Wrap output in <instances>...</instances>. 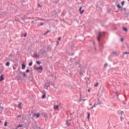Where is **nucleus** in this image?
<instances>
[{
  "label": "nucleus",
  "mask_w": 129,
  "mask_h": 129,
  "mask_svg": "<svg viewBox=\"0 0 129 129\" xmlns=\"http://www.w3.org/2000/svg\"><path fill=\"white\" fill-rule=\"evenodd\" d=\"M102 35H104V33H103L102 32H99V36L98 37V41H100V38H101V37H102Z\"/></svg>",
  "instance_id": "1"
},
{
  "label": "nucleus",
  "mask_w": 129,
  "mask_h": 129,
  "mask_svg": "<svg viewBox=\"0 0 129 129\" xmlns=\"http://www.w3.org/2000/svg\"><path fill=\"white\" fill-rule=\"evenodd\" d=\"M34 69H35V70H43V67L40 66L38 68H35Z\"/></svg>",
  "instance_id": "2"
},
{
  "label": "nucleus",
  "mask_w": 129,
  "mask_h": 129,
  "mask_svg": "<svg viewBox=\"0 0 129 129\" xmlns=\"http://www.w3.org/2000/svg\"><path fill=\"white\" fill-rule=\"evenodd\" d=\"M82 10V7H80V14L81 15H82V14H83L84 13V10Z\"/></svg>",
  "instance_id": "3"
},
{
  "label": "nucleus",
  "mask_w": 129,
  "mask_h": 129,
  "mask_svg": "<svg viewBox=\"0 0 129 129\" xmlns=\"http://www.w3.org/2000/svg\"><path fill=\"white\" fill-rule=\"evenodd\" d=\"M34 116H36V117H37V118H39V117H40V114L39 113H37V114H34Z\"/></svg>",
  "instance_id": "4"
},
{
  "label": "nucleus",
  "mask_w": 129,
  "mask_h": 129,
  "mask_svg": "<svg viewBox=\"0 0 129 129\" xmlns=\"http://www.w3.org/2000/svg\"><path fill=\"white\" fill-rule=\"evenodd\" d=\"M54 109H59V105H54Z\"/></svg>",
  "instance_id": "5"
},
{
  "label": "nucleus",
  "mask_w": 129,
  "mask_h": 129,
  "mask_svg": "<svg viewBox=\"0 0 129 129\" xmlns=\"http://www.w3.org/2000/svg\"><path fill=\"white\" fill-rule=\"evenodd\" d=\"M3 80H5V78H4L3 75H2L0 77V81H3Z\"/></svg>",
  "instance_id": "6"
},
{
  "label": "nucleus",
  "mask_w": 129,
  "mask_h": 129,
  "mask_svg": "<svg viewBox=\"0 0 129 129\" xmlns=\"http://www.w3.org/2000/svg\"><path fill=\"white\" fill-rule=\"evenodd\" d=\"M33 57H35V58H39V55H38V54H35L33 56Z\"/></svg>",
  "instance_id": "7"
},
{
  "label": "nucleus",
  "mask_w": 129,
  "mask_h": 129,
  "mask_svg": "<svg viewBox=\"0 0 129 129\" xmlns=\"http://www.w3.org/2000/svg\"><path fill=\"white\" fill-rule=\"evenodd\" d=\"M26 69V65L25 64H22V69L24 70Z\"/></svg>",
  "instance_id": "8"
},
{
  "label": "nucleus",
  "mask_w": 129,
  "mask_h": 129,
  "mask_svg": "<svg viewBox=\"0 0 129 129\" xmlns=\"http://www.w3.org/2000/svg\"><path fill=\"white\" fill-rule=\"evenodd\" d=\"M23 127V125L20 124V125L16 126V129H18V128H19V127Z\"/></svg>",
  "instance_id": "9"
},
{
  "label": "nucleus",
  "mask_w": 129,
  "mask_h": 129,
  "mask_svg": "<svg viewBox=\"0 0 129 129\" xmlns=\"http://www.w3.org/2000/svg\"><path fill=\"white\" fill-rule=\"evenodd\" d=\"M98 84H99V83L98 82L95 84V85H94L95 87H97V86H98Z\"/></svg>",
  "instance_id": "10"
},
{
  "label": "nucleus",
  "mask_w": 129,
  "mask_h": 129,
  "mask_svg": "<svg viewBox=\"0 0 129 129\" xmlns=\"http://www.w3.org/2000/svg\"><path fill=\"white\" fill-rule=\"evenodd\" d=\"M123 31H125V32H127V29H126V28L123 27Z\"/></svg>",
  "instance_id": "11"
},
{
  "label": "nucleus",
  "mask_w": 129,
  "mask_h": 129,
  "mask_svg": "<svg viewBox=\"0 0 129 129\" xmlns=\"http://www.w3.org/2000/svg\"><path fill=\"white\" fill-rule=\"evenodd\" d=\"M4 125L5 126H8V122L5 121Z\"/></svg>",
  "instance_id": "12"
},
{
  "label": "nucleus",
  "mask_w": 129,
  "mask_h": 129,
  "mask_svg": "<svg viewBox=\"0 0 129 129\" xmlns=\"http://www.w3.org/2000/svg\"><path fill=\"white\" fill-rule=\"evenodd\" d=\"M21 105H22V103H19V108L22 109V107L21 106Z\"/></svg>",
  "instance_id": "13"
},
{
  "label": "nucleus",
  "mask_w": 129,
  "mask_h": 129,
  "mask_svg": "<svg viewBox=\"0 0 129 129\" xmlns=\"http://www.w3.org/2000/svg\"><path fill=\"white\" fill-rule=\"evenodd\" d=\"M10 62H7L6 63V66H10Z\"/></svg>",
  "instance_id": "14"
},
{
  "label": "nucleus",
  "mask_w": 129,
  "mask_h": 129,
  "mask_svg": "<svg viewBox=\"0 0 129 129\" xmlns=\"http://www.w3.org/2000/svg\"><path fill=\"white\" fill-rule=\"evenodd\" d=\"M117 8H118L119 9H121V7L120 6V5L119 4L117 5Z\"/></svg>",
  "instance_id": "15"
},
{
  "label": "nucleus",
  "mask_w": 129,
  "mask_h": 129,
  "mask_svg": "<svg viewBox=\"0 0 129 129\" xmlns=\"http://www.w3.org/2000/svg\"><path fill=\"white\" fill-rule=\"evenodd\" d=\"M124 1H122V2H121V5H122V7H123V6H124Z\"/></svg>",
  "instance_id": "16"
},
{
  "label": "nucleus",
  "mask_w": 129,
  "mask_h": 129,
  "mask_svg": "<svg viewBox=\"0 0 129 129\" xmlns=\"http://www.w3.org/2000/svg\"><path fill=\"white\" fill-rule=\"evenodd\" d=\"M37 64H38V65H40V64H41V62L40 61H37L36 62Z\"/></svg>",
  "instance_id": "17"
},
{
  "label": "nucleus",
  "mask_w": 129,
  "mask_h": 129,
  "mask_svg": "<svg viewBox=\"0 0 129 129\" xmlns=\"http://www.w3.org/2000/svg\"><path fill=\"white\" fill-rule=\"evenodd\" d=\"M32 65H33V62H32L29 63V66H32Z\"/></svg>",
  "instance_id": "18"
},
{
  "label": "nucleus",
  "mask_w": 129,
  "mask_h": 129,
  "mask_svg": "<svg viewBox=\"0 0 129 129\" xmlns=\"http://www.w3.org/2000/svg\"><path fill=\"white\" fill-rule=\"evenodd\" d=\"M42 97L43 99H44V98H45V97H46V95H43Z\"/></svg>",
  "instance_id": "19"
},
{
  "label": "nucleus",
  "mask_w": 129,
  "mask_h": 129,
  "mask_svg": "<svg viewBox=\"0 0 129 129\" xmlns=\"http://www.w3.org/2000/svg\"><path fill=\"white\" fill-rule=\"evenodd\" d=\"M89 117H90V113L88 114V118L89 119Z\"/></svg>",
  "instance_id": "20"
},
{
  "label": "nucleus",
  "mask_w": 129,
  "mask_h": 129,
  "mask_svg": "<svg viewBox=\"0 0 129 129\" xmlns=\"http://www.w3.org/2000/svg\"><path fill=\"white\" fill-rule=\"evenodd\" d=\"M123 54V55H125V54H129V52H124Z\"/></svg>",
  "instance_id": "21"
},
{
  "label": "nucleus",
  "mask_w": 129,
  "mask_h": 129,
  "mask_svg": "<svg viewBox=\"0 0 129 129\" xmlns=\"http://www.w3.org/2000/svg\"><path fill=\"white\" fill-rule=\"evenodd\" d=\"M50 31L48 30L45 34L44 35H47V34H48V33H49Z\"/></svg>",
  "instance_id": "22"
},
{
  "label": "nucleus",
  "mask_w": 129,
  "mask_h": 129,
  "mask_svg": "<svg viewBox=\"0 0 129 129\" xmlns=\"http://www.w3.org/2000/svg\"><path fill=\"white\" fill-rule=\"evenodd\" d=\"M26 72V73L30 72V70H27Z\"/></svg>",
  "instance_id": "23"
},
{
  "label": "nucleus",
  "mask_w": 129,
  "mask_h": 129,
  "mask_svg": "<svg viewBox=\"0 0 129 129\" xmlns=\"http://www.w3.org/2000/svg\"><path fill=\"white\" fill-rule=\"evenodd\" d=\"M21 116H22V115H17V118H19V117H21Z\"/></svg>",
  "instance_id": "24"
},
{
  "label": "nucleus",
  "mask_w": 129,
  "mask_h": 129,
  "mask_svg": "<svg viewBox=\"0 0 129 129\" xmlns=\"http://www.w3.org/2000/svg\"><path fill=\"white\" fill-rule=\"evenodd\" d=\"M23 76H25V77L27 76V75H26V73H23Z\"/></svg>",
  "instance_id": "25"
},
{
  "label": "nucleus",
  "mask_w": 129,
  "mask_h": 129,
  "mask_svg": "<svg viewBox=\"0 0 129 129\" xmlns=\"http://www.w3.org/2000/svg\"><path fill=\"white\" fill-rule=\"evenodd\" d=\"M43 25H44V23H41L40 24V26H43Z\"/></svg>",
  "instance_id": "26"
},
{
  "label": "nucleus",
  "mask_w": 129,
  "mask_h": 129,
  "mask_svg": "<svg viewBox=\"0 0 129 129\" xmlns=\"http://www.w3.org/2000/svg\"><path fill=\"white\" fill-rule=\"evenodd\" d=\"M24 37L25 38H26V37H27V33H25V34L24 35Z\"/></svg>",
  "instance_id": "27"
},
{
  "label": "nucleus",
  "mask_w": 129,
  "mask_h": 129,
  "mask_svg": "<svg viewBox=\"0 0 129 129\" xmlns=\"http://www.w3.org/2000/svg\"><path fill=\"white\" fill-rule=\"evenodd\" d=\"M96 106V104H94V105L93 106V107H95Z\"/></svg>",
  "instance_id": "28"
},
{
  "label": "nucleus",
  "mask_w": 129,
  "mask_h": 129,
  "mask_svg": "<svg viewBox=\"0 0 129 129\" xmlns=\"http://www.w3.org/2000/svg\"><path fill=\"white\" fill-rule=\"evenodd\" d=\"M38 6L39 8H41L42 7V6H41V5L40 4H38Z\"/></svg>",
  "instance_id": "29"
},
{
  "label": "nucleus",
  "mask_w": 129,
  "mask_h": 129,
  "mask_svg": "<svg viewBox=\"0 0 129 129\" xmlns=\"http://www.w3.org/2000/svg\"><path fill=\"white\" fill-rule=\"evenodd\" d=\"M60 40H61V37H59L58 38V41H60Z\"/></svg>",
  "instance_id": "30"
},
{
  "label": "nucleus",
  "mask_w": 129,
  "mask_h": 129,
  "mask_svg": "<svg viewBox=\"0 0 129 129\" xmlns=\"http://www.w3.org/2000/svg\"><path fill=\"white\" fill-rule=\"evenodd\" d=\"M121 42H123V38H121Z\"/></svg>",
  "instance_id": "31"
},
{
  "label": "nucleus",
  "mask_w": 129,
  "mask_h": 129,
  "mask_svg": "<svg viewBox=\"0 0 129 129\" xmlns=\"http://www.w3.org/2000/svg\"><path fill=\"white\" fill-rule=\"evenodd\" d=\"M113 54H116V51L113 52Z\"/></svg>",
  "instance_id": "32"
},
{
  "label": "nucleus",
  "mask_w": 129,
  "mask_h": 129,
  "mask_svg": "<svg viewBox=\"0 0 129 129\" xmlns=\"http://www.w3.org/2000/svg\"><path fill=\"white\" fill-rule=\"evenodd\" d=\"M67 124H68V126H69V125H70V124H69V123H68V122H67Z\"/></svg>",
  "instance_id": "33"
},
{
  "label": "nucleus",
  "mask_w": 129,
  "mask_h": 129,
  "mask_svg": "<svg viewBox=\"0 0 129 129\" xmlns=\"http://www.w3.org/2000/svg\"><path fill=\"white\" fill-rule=\"evenodd\" d=\"M13 70H16V68L13 67Z\"/></svg>",
  "instance_id": "34"
},
{
  "label": "nucleus",
  "mask_w": 129,
  "mask_h": 129,
  "mask_svg": "<svg viewBox=\"0 0 129 129\" xmlns=\"http://www.w3.org/2000/svg\"><path fill=\"white\" fill-rule=\"evenodd\" d=\"M88 91V92H90V89H89Z\"/></svg>",
  "instance_id": "35"
},
{
  "label": "nucleus",
  "mask_w": 129,
  "mask_h": 129,
  "mask_svg": "<svg viewBox=\"0 0 129 129\" xmlns=\"http://www.w3.org/2000/svg\"><path fill=\"white\" fill-rule=\"evenodd\" d=\"M121 114H123V111L121 112Z\"/></svg>",
  "instance_id": "36"
},
{
  "label": "nucleus",
  "mask_w": 129,
  "mask_h": 129,
  "mask_svg": "<svg viewBox=\"0 0 129 129\" xmlns=\"http://www.w3.org/2000/svg\"><path fill=\"white\" fill-rule=\"evenodd\" d=\"M93 107H94L92 106V107L91 108V109H92V108H93Z\"/></svg>",
  "instance_id": "37"
},
{
  "label": "nucleus",
  "mask_w": 129,
  "mask_h": 129,
  "mask_svg": "<svg viewBox=\"0 0 129 129\" xmlns=\"http://www.w3.org/2000/svg\"><path fill=\"white\" fill-rule=\"evenodd\" d=\"M85 100H86V99H84L83 100V101H85Z\"/></svg>",
  "instance_id": "38"
},
{
  "label": "nucleus",
  "mask_w": 129,
  "mask_h": 129,
  "mask_svg": "<svg viewBox=\"0 0 129 129\" xmlns=\"http://www.w3.org/2000/svg\"><path fill=\"white\" fill-rule=\"evenodd\" d=\"M90 105L92 106V104H90Z\"/></svg>",
  "instance_id": "39"
},
{
  "label": "nucleus",
  "mask_w": 129,
  "mask_h": 129,
  "mask_svg": "<svg viewBox=\"0 0 129 129\" xmlns=\"http://www.w3.org/2000/svg\"><path fill=\"white\" fill-rule=\"evenodd\" d=\"M105 66H107V64H105Z\"/></svg>",
  "instance_id": "40"
},
{
  "label": "nucleus",
  "mask_w": 129,
  "mask_h": 129,
  "mask_svg": "<svg viewBox=\"0 0 129 129\" xmlns=\"http://www.w3.org/2000/svg\"><path fill=\"white\" fill-rule=\"evenodd\" d=\"M57 44H59V42L57 41Z\"/></svg>",
  "instance_id": "41"
},
{
  "label": "nucleus",
  "mask_w": 129,
  "mask_h": 129,
  "mask_svg": "<svg viewBox=\"0 0 129 129\" xmlns=\"http://www.w3.org/2000/svg\"><path fill=\"white\" fill-rule=\"evenodd\" d=\"M1 122H2V121H1V120H0V123H1Z\"/></svg>",
  "instance_id": "42"
},
{
  "label": "nucleus",
  "mask_w": 129,
  "mask_h": 129,
  "mask_svg": "<svg viewBox=\"0 0 129 129\" xmlns=\"http://www.w3.org/2000/svg\"><path fill=\"white\" fill-rule=\"evenodd\" d=\"M32 23H34V22H33V21H32Z\"/></svg>",
  "instance_id": "43"
},
{
  "label": "nucleus",
  "mask_w": 129,
  "mask_h": 129,
  "mask_svg": "<svg viewBox=\"0 0 129 129\" xmlns=\"http://www.w3.org/2000/svg\"><path fill=\"white\" fill-rule=\"evenodd\" d=\"M0 15H1V13H0Z\"/></svg>",
  "instance_id": "44"
}]
</instances>
